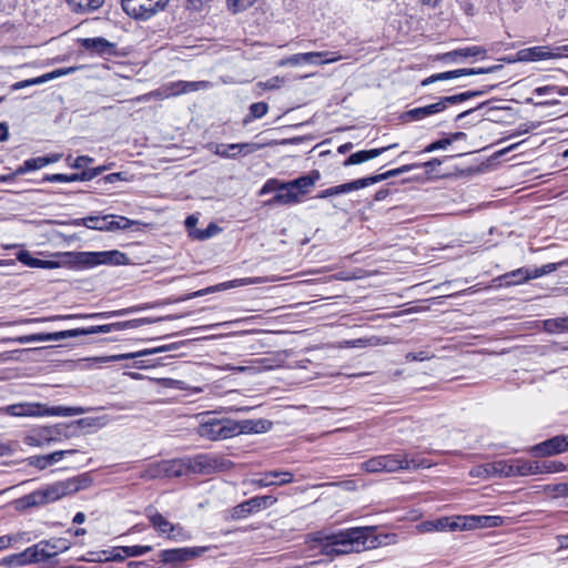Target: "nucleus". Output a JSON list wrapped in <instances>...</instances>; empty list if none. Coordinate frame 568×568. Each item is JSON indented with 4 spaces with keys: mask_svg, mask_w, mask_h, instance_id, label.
Masks as SVG:
<instances>
[{
    "mask_svg": "<svg viewBox=\"0 0 568 568\" xmlns=\"http://www.w3.org/2000/svg\"><path fill=\"white\" fill-rule=\"evenodd\" d=\"M366 539L367 531L365 528H351L331 535L320 531L312 536V540L317 544L321 552L326 556L359 552L366 548Z\"/></svg>",
    "mask_w": 568,
    "mask_h": 568,
    "instance_id": "1",
    "label": "nucleus"
},
{
    "mask_svg": "<svg viewBox=\"0 0 568 568\" xmlns=\"http://www.w3.org/2000/svg\"><path fill=\"white\" fill-rule=\"evenodd\" d=\"M149 321L146 318L141 320H131L126 322L121 323H112V324H105V325H97V326H90L87 328H73L68 331H61L55 333H39V334H31L26 336H20L16 338L14 341L20 344L26 343H34V342H58L62 341L69 337H78L82 335H92V334H99V333H111L113 331L124 329V328H135L141 326L144 323H148Z\"/></svg>",
    "mask_w": 568,
    "mask_h": 568,
    "instance_id": "2",
    "label": "nucleus"
},
{
    "mask_svg": "<svg viewBox=\"0 0 568 568\" xmlns=\"http://www.w3.org/2000/svg\"><path fill=\"white\" fill-rule=\"evenodd\" d=\"M256 432L253 423L247 420L243 424L229 418H216L206 415L197 427V434L209 440H221L231 438L237 434Z\"/></svg>",
    "mask_w": 568,
    "mask_h": 568,
    "instance_id": "3",
    "label": "nucleus"
},
{
    "mask_svg": "<svg viewBox=\"0 0 568 568\" xmlns=\"http://www.w3.org/2000/svg\"><path fill=\"white\" fill-rule=\"evenodd\" d=\"M92 478L89 474H82L65 480H60L44 487L47 499L54 503L65 496L72 495L79 490L90 487Z\"/></svg>",
    "mask_w": 568,
    "mask_h": 568,
    "instance_id": "4",
    "label": "nucleus"
},
{
    "mask_svg": "<svg viewBox=\"0 0 568 568\" xmlns=\"http://www.w3.org/2000/svg\"><path fill=\"white\" fill-rule=\"evenodd\" d=\"M126 261L125 254L113 250L104 252H78L74 253V262L84 267H93L97 265H122Z\"/></svg>",
    "mask_w": 568,
    "mask_h": 568,
    "instance_id": "5",
    "label": "nucleus"
},
{
    "mask_svg": "<svg viewBox=\"0 0 568 568\" xmlns=\"http://www.w3.org/2000/svg\"><path fill=\"white\" fill-rule=\"evenodd\" d=\"M191 473L190 458L186 459H172L162 460L156 464H152L145 470V477H181Z\"/></svg>",
    "mask_w": 568,
    "mask_h": 568,
    "instance_id": "6",
    "label": "nucleus"
},
{
    "mask_svg": "<svg viewBox=\"0 0 568 568\" xmlns=\"http://www.w3.org/2000/svg\"><path fill=\"white\" fill-rule=\"evenodd\" d=\"M146 517L151 521L154 529L161 535L169 539L182 541L189 539L187 532L179 524L169 521L163 515H161L155 508L146 509Z\"/></svg>",
    "mask_w": 568,
    "mask_h": 568,
    "instance_id": "7",
    "label": "nucleus"
},
{
    "mask_svg": "<svg viewBox=\"0 0 568 568\" xmlns=\"http://www.w3.org/2000/svg\"><path fill=\"white\" fill-rule=\"evenodd\" d=\"M342 55L336 52H328V51H322V52H305V53H296L291 57L281 59L278 61L280 67L285 65H301L304 63L308 64H328L334 63L339 60H342Z\"/></svg>",
    "mask_w": 568,
    "mask_h": 568,
    "instance_id": "8",
    "label": "nucleus"
},
{
    "mask_svg": "<svg viewBox=\"0 0 568 568\" xmlns=\"http://www.w3.org/2000/svg\"><path fill=\"white\" fill-rule=\"evenodd\" d=\"M232 463L222 456L214 454H201L194 458H190L191 473L213 474L229 469Z\"/></svg>",
    "mask_w": 568,
    "mask_h": 568,
    "instance_id": "9",
    "label": "nucleus"
},
{
    "mask_svg": "<svg viewBox=\"0 0 568 568\" xmlns=\"http://www.w3.org/2000/svg\"><path fill=\"white\" fill-rule=\"evenodd\" d=\"M169 0H122L123 10L135 19H149L163 9Z\"/></svg>",
    "mask_w": 568,
    "mask_h": 568,
    "instance_id": "10",
    "label": "nucleus"
},
{
    "mask_svg": "<svg viewBox=\"0 0 568 568\" xmlns=\"http://www.w3.org/2000/svg\"><path fill=\"white\" fill-rule=\"evenodd\" d=\"M277 503V498L272 495L256 496L235 506L232 510V517L242 519L251 514L272 507Z\"/></svg>",
    "mask_w": 568,
    "mask_h": 568,
    "instance_id": "11",
    "label": "nucleus"
},
{
    "mask_svg": "<svg viewBox=\"0 0 568 568\" xmlns=\"http://www.w3.org/2000/svg\"><path fill=\"white\" fill-rule=\"evenodd\" d=\"M384 473H394L399 469L427 468L430 465L425 459L409 458L407 454L382 455Z\"/></svg>",
    "mask_w": 568,
    "mask_h": 568,
    "instance_id": "12",
    "label": "nucleus"
},
{
    "mask_svg": "<svg viewBox=\"0 0 568 568\" xmlns=\"http://www.w3.org/2000/svg\"><path fill=\"white\" fill-rule=\"evenodd\" d=\"M494 477H515V476H529L530 467L527 466V460L516 458L508 460L493 462Z\"/></svg>",
    "mask_w": 568,
    "mask_h": 568,
    "instance_id": "13",
    "label": "nucleus"
},
{
    "mask_svg": "<svg viewBox=\"0 0 568 568\" xmlns=\"http://www.w3.org/2000/svg\"><path fill=\"white\" fill-rule=\"evenodd\" d=\"M63 434V428L60 425L54 427H42L31 434H28L24 437V443L32 447H44L53 442H58Z\"/></svg>",
    "mask_w": 568,
    "mask_h": 568,
    "instance_id": "14",
    "label": "nucleus"
},
{
    "mask_svg": "<svg viewBox=\"0 0 568 568\" xmlns=\"http://www.w3.org/2000/svg\"><path fill=\"white\" fill-rule=\"evenodd\" d=\"M206 551V547H185L162 550L159 558L164 564H181L192 560Z\"/></svg>",
    "mask_w": 568,
    "mask_h": 568,
    "instance_id": "15",
    "label": "nucleus"
},
{
    "mask_svg": "<svg viewBox=\"0 0 568 568\" xmlns=\"http://www.w3.org/2000/svg\"><path fill=\"white\" fill-rule=\"evenodd\" d=\"M568 450V436L558 435L530 448L535 457L554 456Z\"/></svg>",
    "mask_w": 568,
    "mask_h": 568,
    "instance_id": "16",
    "label": "nucleus"
},
{
    "mask_svg": "<svg viewBox=\"0 0 568 568\" xmlns=\"http://www.w3.org/2000/svg\"><path fill=\"white\" fill-rule=\"evenodd\" d=\"M501 69V65H493L489 68H478V69H457L453 71H446L437 74H433L422 81V85H428L437 81L452 80L457 79L465 75H475V74H484L491 73Z\"/></svg>",
    "mask_w": 568,
    "mask_h": 568,
    "instance_id": "17",
    "label": "nucleus"
},
{
    "mask_svg": "<svg viewBox=\"0 0 568 568\" xmlns=\"http://www.w3.org/2000/svg\"><path fill=\"white\" fill-rule=\"evenodd\" d=\"M294 475L287 470H271L263 473L260 477L251 479V484L264 488L270 486H283L293 483Z\"/></svg>",
    "mask_w": 568,
    "mask_h": 568,
    "instance_id": "18",
    "label": "nucleus"
},
{
    "mask_svg": "<svg viewBox=\"0 0 568 568\" xmlns=\"http://www.w3.org/2000/svg\"><path fill=\"white\" fill-rule=\"evenodd\" d=\"M262 148L261 144L257 143H232V144H215L214 145V154L226 158L234 159L236 155H248Z\"/></svg>",
    "mask_w": 568,
    "mask_h": 568,
    "instance_id": "19",
    "label": "nucleus"
},
{
    "mask_svg": "<svg viewBox=\"0 0 568 568\" xmlns=\"http://www.w3.org/2000/svg\"><path fill=\"white\" fill-rule=\"evenodd\" d=\"M257 282L258 281L256 278H250V277L227 281V282H223V283H220V284H216V285H213V286H209L206 288L199 290L196 292L186 294V295H184L182 297H179L178 301L179 302L187 301V300H191V298L204 296V295H207V294H212V293H216V292H221V291H225V290H230V288H234V287H239V286L250 285V284H254V283H257Z\"/></svg>",
    "mask_w": 568,
    "mask_h": 568,
    "instance_id": "20",
    "label": "nucleus"
},
{
    "mask_svg": "<svg viewBox=\"0 0 568 568\" xmlns=\"http://www.w3.org/2000/svg\"><path fill=\"white\" fill-rule=\"evenodd\" d=\"M560 57L561 52H556V50H552L547 45L531 47L523 49L518 52V58L520 61H541Z\"/></svg>",
    "mask_w": 568,
    "mask_h": 568,
    "instance_id": "21",
    "label": "nucleus"
},
{
    "mask_svg": "<svg viewBox=\"0 0 568 568\" xmlns=\"http://www.w3.org/2000/svg\"><path fill=\"white\" fill-rule=\"evenodd\" d=\"M2 410L14 417H42L41 403H18L9 405Z\"/></svg>",
    "mask_w": 568,
    "mask_h": 568,
    "instance_id": "22",
    "label": "nucleus"
},
{
    "mask_svg": "<svg viewBox=\"0 0 568 568\" xmlns=\"http://www.w3.org/2000/svg\"><path fill=\"white\" fill-rule=\"evenodd\" d=\"M124 311L110 312V313H92V314H69V315H54L50 317H36L20 321L19 323H40L47 321L71 320V318H110L114 315H122Z\"/></svg>",
    "mask_w": 568,
    "mask_h": 568,
    "instance_id": "23",
    "label": "nucleus"
},
{
    "mask_svg": "<svg viewBox=\"0 0 568 568\" xmlns=\"http://www.w3.org/2000/svg\"><path fill=\"white\" fill-rule=\"evenodd\" d=\"M301 202V196L295 187L290 186L288 182H283L281 191H278L271 200L266 202L267 205H290Z\"/></svg>",
    "mask_w": 568,
    "mask_h": 568,
    "instance_id": "24",
    "label": "nucleus"
},
{
    "mask_svg": "<svg viewBox=\"0 0 568 568\" xmlns=\"http://www.w3.org/2000/svg\"><path fill=\"white\" fill-rule=\"evenodd\" d=\"M487 54L486 49L479 45L466 47L456 49L449 52L444 53L440 59L450 60V61H459L467 58L481 57L485 58Z\"/></svg>",
    "mask_w": 568,
    "mask_h": 568,
    "instance_id": "25",
    "label": "nucleus"
},
{
    "mask_svg": "<svg viewBox=\"0 0 568 568\" xmlns=\"http://www.w3.org/2000/svg\"><path fill=\"white\" fill-rule=\"evenodd\" d=\"M396 146H397V144L394 143V144H390L388 146H384V148H379V149L363 150V151L355 152V153L351 154L344 161V166H349V165H354V164H361L363 162L369 161L372 159H375V158L379 156L385 151H387L389 149H394Z\"/></svg>",
    "mask_w": 568,
    "mask_h": 568,
    "instance_id": "26",
    "label": "nucleus"
},
{
    "mask_svg": "<svg viewBox=\"0 0 568 568\" xmlns=\"http://www.w3.org/2000/svg\"><path fill=\"white\" fill-rule=\"evenodd\" d=\"M26 565L50 559L48 544L40 541L22 551Z\"/></svg>",
    "mask_w": 568,
    "mask_h": 568,
    "instance_id": "27",
    "label": "nucleus"
},
{
    "mask_svg": "<svg viewBox=\"0 0 568 568\" xmlns=\"http://www.w3.org/2000/svg\"><path fill=\"white\" fill-rule=\"evenodd\" d=\"M527 466L531 468L529 471V476L537 474L561 473L566 470V465L557 460H546L541 463L527 460Z\"/></svg>",
    "mask_w": 568,
    "mask_h": 568,
    "instance_id": "28",
    "label": "nucleus"
},
{
    "mask_svg": "<svg viewBox=\"0 0 568 568\" xmlns=\"http://www.w3.org/2000/svg\"><path fill=\"white\" fill-rule=\"evenodd\" d=\"M321 179V173L317 170L311 171L307 175L300 176L295 180L290 181V186L295 187L298 195H304L315 185Z\"/></svg>",
    "mask_w": 568,
    "mask_h": 568,
    "instance_id": "29",
    "label": "nucleus"
},
{
    "mask_svg": "<svg viewBox=\"0 0 568 568\" xmlns=\"http://www.w3.org/2000/svg\"><path fill=\"white\" fill-rule=\"evenodd\" d=\"M442 111H444V104L436 102L425 106L412 109L404 114V118L410 121H418Z\"/></svg>",
    "mask_w": 568,
    "mask_h": 568,
    "instance_id": "30",
    "label": "nucleus"
},
{
    "mask_svg": "<svg viewBox=\"0 0 568 568\" xmlns=\"http://www.w3.org/2000/svg\"><path fill=\"white\" fill-rule=\"evenodd\" d=\"M82 44L87 50L99 54L111 53L113 49V44L103 38H88Z\"/></svg>",
    "mask_w": 568,
    "mask_h": 568,
    "instance_id": "31",
    "label": "nucleus"
},
{
    "mask_svg": "<svg viewBox=\"0 0 568 568\" xmlns=\"http://www.w3.org/2000/svg\"><path fill=\"white\" fill-rule=\"evenodd\" d=\"M85 409L82 407H67V406H54L47 407L42 404V416H75L84 414Z\"/></svg>",
    "mask_w": 568,
    "mask_h": 568,
    "instance_id": "32",
    "label": "nucleus"
},
{
    "mask_svg": "<svg viewBox=\"0 0 568 568\" xmlns=\"http://www.w3.org/2000/svg\"><path fill=\"white\" fill-rule=\"evenodd\" d=\"M373 176L362 178L348 183H344L341 185L335 186V193L336 195L343 194V193H349L369 185L375 184Z\"/></svg>",
    "mask_w": 568,
    "mask_h": 568,
    "instance_id": "33",
    "label": "nucleus"
},
{
    "mask_svg": "<svg viewBox=\"0 0 568 568\" xmlns=\"http://www.w3.org/2000/svg\"><path fill=\"white\" fill-rule=\"evenodd\" d=\"M503 278L507 285H519L532 278L531 270L520 267L509 273H506Z\"/></svg>",
    "mask_w": 568,
    "mask_h": 568,
    "instance_id": "34",
    "label": "nucleus"
},
{
    "mask_svg": "<svg viewBox=\"0 0 568 568\" xmlns=\"http://www.w3.org/2000/svg\"><path fill=\"white\" fill-rule=\"evenodd\" d=\"M69 6L75 12H91L99 9L104 0H67Z\"/></svg>",
    "mask_w": 568,
    "mask_h": 568,
    "instance_id": "35",
    "label": "nucleus"
},
{
    "mask_svg": "<svg viewBox=\"0 0 568 568\" xmlns=\"http://www.w3.org/2000/svg\"><path fill=\"white\" fill-rule=\"evenodd\" d=\"M181 94H184L182 91V81L171 82L153 92V95L159 99H169Z\"/></svg>",
    "mask_w": 568,
    "mask_h": 568,
    "instance_id": "36",
    "label": "nucleus"
},
{
    "mask_svg": "<svg viewBox=\"0 0 568 568\" xmlns=\"http://www.w3.org/2000/svg\"><path fill=\"white\" fill-rule=\"evenodd\" d=\"M17 258L19 262L29 267L50 268L53 266V263L50 261H43L32 257L28 251H20L17 254Z\"/></svg>",
    "mask_w": 568,
    "mask_h": 568,
    "instance_id": "37",
    "label": "nucleus"
},
{
    "mask_svg": "<svg viewBox=\"0 0 568 568\" xmlns=\"http://www.w3.org/2000/svg\"><path fill=\"white\" fill-rule=\"evenodd\" d=\"M387 343V339L374 335L346 342L347 346L349 347H375L379 345H386Z\"/></svg>",
    "mask_w": 568,
    "mask_h": 568,
    "instance_id": "38",
    "label": "nucleus"
},
{
    "mask_svg": "<svg viewBox=\"0 0 568 568\" xmlns=\"http://www.w3.org/2000/svg\"><path fill=\"white\" fill-rule=\"evenodd\" d=\"M109 223H108V231H115V230H126L130 229L132 225L139 224V222L130 220L124 216H118L113 214H109Z\"/></svg>",
    "mask_w": 568,
    "mask_h": 568,
    "instance_id": "39",
    "label": "nucleus"
},
{
    "mask_svg": "<svg viewBox=\"0 0 568 568\" xmlns=\"http://www.w3.org/2000/svg\"><path fill=\"white\" fill-rule=\"evenodd\" d=\"M21 501L24 504V506H28V507H36V506L49 504L44 488L36 490V491L24 496L21 499Z\"/></svg>",
    "mask_w": 568,
    "mask_h": 568,
    "instance_id": "40",
    "label": "nucleus"
},
{
    "mask_svg": "<svg viewBox=\"0 0 568 568\" xmlns=\"http://www.w3.org/2000/svg\"><path fill=\"white\" fill-rule=\"evenodd\" d=\"M44 542L48 544L50 558L57 556L60 552L67 551L71 547V542L65 538L45 540Z\"/></svg>",
    "mask_w": 568,
    "mask_h": 568,
    "instance_id": "41",
    "label": "nucleus"
},
{
    "mask_svg": "<svg viewBox=\"0 0 568 568\" xmlns=\"http://www.w3.org/2000/svg\"><path fill=\"white\" fill-rule=\"evenodd\" d=\"M45 165H48V161H45L43 156L29 159L24 161L23 164L16 170V174L22 175L29 171L42 169Z\"/></svg>",
    "mask_w": 568,
    "mask_h": 568,
    "instance_id": "42",
    "label": "nucleus"
},
{
    "mask_svg": "<svg viewBox=\"0 0 568 568\" xmlns=\"http://www.w3.org/2000/svg\"><path fill=\"white\" fill-rule=\"evenodd\" d=\"M434 523V530L435 531H455L459 528H462V525L449 517H442L438 519L433 520Z\"/></svg>",
    "mask_w": 568,
    "mask_h": 568,
    "instance_id": "43",
    "label": "nucleus"
},
{
    "mask_svg": "<svg viewBox=\"0 0 568 568\" xmlns=\"http://www.w3.org/2000/svg\"><path fill=\"white\" fill-rule=\"evenodd\" d=\"M544 327L552 334L568 331V317L547 320L544 322Z\"/></svg>",
    "mask_w": 568,
    "mask_h": 568,
    "instance_id": "44",
    "label": "nucleus"
},
{
    "mask_svg": "<svg viewBox=\"0 0 568 568\" xmlns=\"http://www.w3.org/2000/svg\"><path fill=\"white\" fill-rule=\"evenodd\" d=\"M465 520L469 521V523L468 524L464 523L463 527H466V526L474 527L476 525L491 527V526H497L500 518L495 517V516H481V517L473 516V517L465 518Z\"/></svg>",
    "mask_w": 568,
    "mask_h": 568,
    "instance_id": "45",
    "label": "nucleus"
},
{
    "mask_svg": "<svg viewBox=\"0 0 568 568\" xmlns=\"http://www.w3.org/2000/svg\"><path fill=\"white\" fill-rule=\"evenodd\" d=\"M414 168H419V164H406V165H403L400 168L387 171L385 173H382V174H378V175H373V179H375L374 183H378V182L384 181V180H386L388 178L397 176L399 174L409 172Z\"/></svg>",
    "mask_w": 568,
    "mask_h": 568,
    "instance_id": "46",
    "label": "nucleus"
},
{
    "mask_svg": "<svg viewBox=\"0 0 568 568\" xmlns=\"http://www.w3.org/2000/svg\"><path fill=\"white\" fill-rule=\"evenodd\" d=\"M491 467H493L491 463L474 466L469 470V475L471 477H476V478H480V479L493 478L494 477V471H493Z\"/></svg>",
    "mask_w": 568,
    "mask_h": 568,
    "instance_id": "47",
    "label": "nucleus"
},
{
    "mask_svg": "<svg viewBox=\"0 0 568 568\" xmlns=\"http://www.w3.org/2000/svg\"><path fill=\"white\" fill-rule=\"evenodd\" d=\"M168 349H169L168 346H161V347H156V348H152V349H143V351L135 352V353L120 354V355L113 356L112 358L114 361H123V359H129V358H135V357H139V356L156 354V353H161V352H164V351H168Z\"/></svg>",
    "mask_w": 568,
    "mask_h": 568,
    "instance_id": "48",
    "label": "nucleus"
},
{
    "mask_svg": "<svg viewBox=\"0 0 568 568\" xmlns=\"http://www.w3.org/2000/svg\"><path fill=\"white\" fill-rule=\"evenodd\" d=\"M383 456H376L373 457L362 464V468L367 473H383L384 471V465H383Z\"/></svg>",
    "mask_w": 568,
    "mask_h": 568,
    "instance_id": "49",
    "label": "nucleus"
},
{
    "mask_svg": "<svg viewBox=\"0 0 568 568\" xmlns=\"http://www.w3.org/2000/svg\"><path fill=\"white\" fill-rule=\"evenodd\" d=\"M81 176V173H74V174H61V173H57V174H48L44 176V181L47 182H51V183H54V182H75V181H82V178Z\"/></svg>",
    "mask_w": 568,
    "mask_h": 568,
    "instance_id": "50",
    "label": "nucleus"
},
{
    "mask_svg": "<svg viewBox=\"0 0 568 568\" xmlns=\"http://www.w3.org/2000/svg\"><path fill=\"white\" fill-rule=\"evenodd\" d=\"M109 215L104 216H88L89 227L91 230L108 231Z\"/></svg>",
    "mask_w": 568,
    "mask_h": 568,
    "instance_id": "51",
    "label": "nucleus"
},
{
    "mask_svg": "<svg viewBox=\"0 0 568 568\" xmlns=\"http://www.w3.org/2000/svg\"><path fill=\"white\" fill-rule=\"evenodd\" d=\"M209 88H211V83L207 81H182V91L184 94Z\"/></svg>",
    "mask_w": 568,
    "mask_h": 568,
    "instance_id": "52",
    "label": "nucleus"
},
{
    "mask_svg": "<svg viewBox=\"0 0 568 568\" xmlns=\"http://www.w3.org/2000/svg\"><path fill=\"white\" fill-rule=\"evenodd\" d=\"M78 450L75 449H65V450H57V452H53L51 454H48V455H42L44 460H45V465L47 467H49L50 465L54 464V463H58L60 460H62V458L67 455H73L75 454Z\"/></svg>",
    "mask_w": 568,
    "mask_h": 568,
    "instance_id": "53",
    "label": "nucleus"
},
{
    "mask_svg": "<svg viewBox=\"0 0 568 568\" xmlns=\"http://www.w3.org/2000/svg\"><path fill=\"white\" fill-rule=\"evenodd\" d=\"M285 83V79L281 77H273L266 81H260L256 87L262 90H275L280 89Z\"/></svg>",
    "mask_w": 568,
    "mask_h": 568,
    "instance_id": "54",
    "label": "nucleus"
},
{
    "mask_svg": "<svg viewBox=\"0 0 568 568\" xmlns=\"http://www.w3.org/2000/svg\"><path fill=\"white\" fill-rule=\"evenodd\" d=\"M152 550V547L151 546H139V545H134V546H126V547H122V551L124 552L125 556L128 557H138V556H142V555H145L148 554L149 551Z\"/></svg>",
    "mask_w": 568,
    "mask_h": 568,
    "instance_id": "55",
    "label": "nucleus"
},
{
    "mask_svg": "<svg viewBox=\"0 0 568 568\" xmlns=\"http://www.w3.org/2000/svg\"><path fill=\"white\" fill-rule=\"evenodd\" d=\"M283 182L277 179H270L267 180L264 185L258 191V195L263 196L271 192H278L281 191Z\"/></svg>",
    "mask_w": 568,
    "mask_h": 568,
    "instance_id": "56",
    "label": "nucleus"
},
{
    "mask_svg": "<svg viewBox=\"0 0 568 568\" xmlns=\"http://www.w3.org/2000/svg\"><path fill=\"white\" fill-rule=\"evenodd\" d=\"M0 565H6L9 567H20V566H26V562H24L22 552H19V554H13V555L4 557L0 561Z\"/></svg>",
    "mask_w": 568,
    "mask_h": 568,
    "instance_id": "57",
    "label": "nucleus"
},
{
    "mask_svg": "<svg viewBox=\"0 0 568 568\" xmlns=\"http://www.w3.org/2000/svg\"><path fill=\"white\" fill-rule=\"evenodd\" d=\"M268 111V105L265 102H256L250 106V113L254 119L264 116Z\"/></svg>",
    "mask_w": 568,
    "mask_h": 568,
    "instance_id": "58",
    "label": "nucleus"
},
{
    "mask_svg": "<svg viewBox=\"0 0 568 568\" xmlns=\"http://www.w3.org/2000/svg\"><path fill=\"white\" fill-rule=\"evenodd\" d=\"M557 266H558V264H556V263L545 264L541 267H537V268L531 270V276H532V278L541 277V276L547 275V274H549L551 272H555L557 270Z\"/></svg>",
    "mask_w": 568,
    "mask_h": 568,
    "instance_id": "59",
    "label": "nucleus"
},
{
    "mask_svg": "<svg viewBox=\"0 0 568 568\" xmlns=\"http://www.w3.org/2000/svg\"><path fill=\"white\" fill-rule=\"evenodd\" d=\"M547 489L555 496V497H564L568 498V483H560L552 486H548Z\"/></svg>",
    "mask_w": 568,
    "mask_h": 568,
    "instance_id": "60",
    "label": "nucleus"
},
{
    "mask_svg": "<svg viewBox=\"0 0 568 568\" xmlns=\"http://www.w3.org/2000/svg\"><path fill=\"white\" fill-rule=\"evenodd\" d=\"M450 144H452V139L447 138V139L437 140L433 143H430L429 145H427L423 152L429 153V152H434L437 150L446 149Z\"/></svg>",
    "mask_w": 568,
    "mask_h": 568,
    "instance_id": "61",
    "label": "nucleus"
},
{
    "mask_svg": "<svg viewBox=\"0 0 568 568\" xmlns=\"http://www.w3.org/2000/svg\"><path fill=\"white\" fill-rule=\"evenodd\" d=\"M109 168L103 165V166H98V168H93V169H89L87 171H83L81 173V176L82 178V181H90V180H93L94 178H97L98 175H100L102 172L106 171Z\"/></svg>",
    "mask_w": 568,
    "mask_h": 568,
    "instance_id": "62",
    "label": "nucleus"
},
{
    "mask_svg": "<svg viewBox=\"0 0 568 568\" xmlns=\"http://www.w3.org/2000/svg\"><path fill=\"white\" fill-rule=\"evenodd\" d=\"M44 82H45V79L43 78V75H41V77H37V78H32V79H28V80H23V81L17 82L16 84H13V89H16V90L23 89V88H27V87H30V85L42 84Z\"/></svg>",
    "mask_w": 568,
    "mask_h": 568,
    "instance_id": "63",
    "label": "nucleus"
},
{
    "mask_svg": "<svg viewBox=\"0 0 568 568\" xmlns=\"http://www.w3.org/2000/svg\"><path fill=\"white\" fill-rule=\"evenodd\" d=\"M93 162V159L88 155H80L72 163H69V165L73 169H83L87 165L91 164Z\"/></svg>",
    "mask_w": 568,
    "mask_h": 568,
    "instance_id": "64",
    "label": "nucleus"
}]
</instances>
